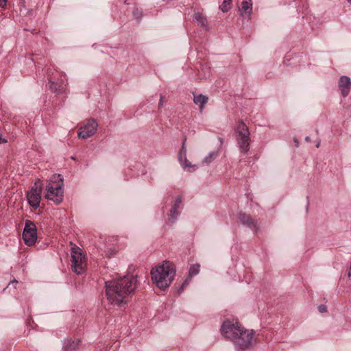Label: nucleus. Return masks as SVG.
<instances>
[{
  "mask_svg": "<svg viewBox=\"0 0 351 351\" xmlns=\"http://www.w3.org/2000/svg\"><path fill=\"white\" fill-rule=\"evenodd\" d=\"M319 311L320 313H324L326 312V307L324 305H320L318 306Z\"/></svg>",
  "mask_w": 351,
  "mask_h": 351,
  "instance_id": "obj_25",
  "label": "nucleus"
},
{
  "mask_svg": "<svg viewBox=\"0 0 351 351\" xmlns=\"http://www.w3.org/2000/svg\"><path fill=\"white\" fill-rule=\"evenodd\" d=\"M97 127L98 124L97 121L93 119H90L80 128L77 135L81 138H88L96 133Z\"/></svg>",
  "mask_w": 351,
  "mask_h": 351,
  "instance_id": "obj_9",
  "label": "nucleus"
},
{
  "mask_svg": "<svg viewBox=\"0 0 351 351\" xmlns=\"http://www.w3.org/2000/svg\"><path fill=\"white\" fill-rule=\"evenodd\" d=\"M163 99H164V97L160 95V101H159V103H158V107L159 108H161L163 105Z\"/></svg>",
  "mask_w": 351,
  "mask_h": 351,
  "instance_id": "obj_26",
  "label": "nucleus"
},
{
  "mask_svg": "<svg viewBox=\"0 0 351 351\" xmlns=\"http://www.w3.org/2000/svg\"><path fill=\"white\" fill-rule=\"evenodd\" d=\"M237 142L242 152L246 153L250 149V137L238 138Z\"/></svg>",
  "mask_w": 351,
  "mask_h": 351,
  "instance_id": "obj_18",
  "label": "nucleus"
},
{
  "mask_svg": "<svg viewBox=\"0 0 351 351\" xmlns=\"http://www.w3.org/2000/svg\"><path fill=\"white\" fill-rule=\"evenodd\" d=\"M7 141L2 138L1 136H0V143H6Z\"/></svg>",
  "mask_w": 351,
  "mask_h": 351,
  "instance_id": "obj_29",
  "label": "nucleus"
},
{
  "mask_svg": "<svg viewBox=\"0 0 351 351\" xmlns=\"http://www.w3.org/2000/svg\"><path fill=\"white\" fill-rule=\"evenodd\" d=\"M319 143H317L316 147H319Z\"/></svg>",
  "mask_w": 351,
  "mask_h": 351,
  "instance_id": "obj_32",
  "label": "nucleus"
},
{
  "mask_svg": "<svg viewBox=\"0 0 351 351\" xmlns=\"http://www.w3.org/2000/svg\"><path fill=\"white\" fill-rule=\"evenodd\" d=\"M136 279L123 276L106 282V295L109 303L123 306L129 301L130 293L135 289Z\"/></svg>",
  "mask_w": 351,
  "mask_h": 351,
  "instance_id": "obj_1",
  "label": "nucleus"
},
{
  "mask_svg": "<svg viewBox=\"0 0 351 351\" xmlns=\"http://www.w3.org/2000/svg\"><path fill=\"white\" fill-rule=\"evenodd\" d=\"M208 97L202 94H193V102L199 106V111L202 112L204 108L205 104L208 102Z\"/></svg>",
  "mask_w": 351,
  "mask_h": 351,
  "instance_id": "obj_16",
  "label": "nucleus"
},
{
  "mask_svg": "<svg viewBox=\"0 0 351 351\" xmlns=\"http://www.w3.org/2000/svg\"><path fill=\"white\" fill-rule=\"evenodd\" d=\"M175 274L174 265L169 261H164L151 271L152 280L160 289L168 287L174 279Z\"/></svg>",
  "mask_w": 351,
  "mask_h": 351,
  "instance_id": "obj_2",
  "label": "nucleus"
},
{
  "mask_svg": "<svg viewBox=\"0 0 351 351\" xmlns=\"http://www.w3.org/2000/svg\"><path fill=\"white\" fill-rule=\"evenodd\" d=\"M252 11V2L251 0H243L240 8L241 16L250 18Z\"/></svg>",
  "mask_w": 351,
  "mask_h": 351,
  "instance_id": "obj_13",
  "label": "nucleus"
},
{
  "mask_svg": "<svg viewBox=\"0 0 351 351\" xmlns=\"http://www.w3.org/2000/svg\"><path fill=\"white\" fill-rule=\"evenodd\" d=\"M181 205V197L178 196L170 210L169 220L173 223L179 215V209Z\"/></svg>",
  "mask_w": 351,
  "mask_h": 351,
  "instance_id": "obj_15",
  "label": "nucleus"
},
{
  "mask_svg": "<svg viewBox=\"0 0 351 351\" xmlns=\"http://www.w3.org/2000/svg\"><path fill=\"white\" fill-rule=\"evenodd\" d=\"M71 263L72 269L75 273L81 274L85 271V256L81 249L76 245L71 247Z\"/></svg>",
  "mask_w": 351,
  "mask_h": 351,
  "instance_id": "obj_5",
  "label": "nucleus"
},
{
  "mask_svg": "<svg viewBox=\"0 0 351 351\" xmlns=\"http://www.w3.org/2000/svg\"><path fill=\"white\" fill-rule=\"evenodd\" d=\"M254 332L253 330H247L244 328L234 338L233 343L237 351H244L250 348L253 345Z\"/></svg>",
  "mask_w": 351,
  "mask_h": 351,
  "instance_id": "obj_4",
  "label": "nucleus"
},
{
  "mask_svg": "<svg viewBox=\"0 0 351 351\" xmlns=\"http://www.w3.org/2000/svg\"><path fill=\"white\" fill-rule=\"evenodd\" d=\"M23 239L24 243L29 246L34 245L37 240L36 226L35 223L30 220L25 221L23 232Z\"/></svg>",
  "mask_w": 351,
  "mask_h": 351,
  "instance_id": "obj_7",
  "label": "nucleus"
},
{
  "mask_svg": "<svg viewBox=\"0 0 351 351\" xmlns=\"http://www.w3.org/2000/svg\"><path fill=\"white\" fill-rule=\"evenodd\" d=\"M182 167L184 169H186L187 168H190V167H193L194 169L193 171H195L196 169V165H192L188 160L187 158H186V160H183L182 163H180Z\"/></svg>",
  "mask_w": 351,
  "mask_h": 351,
  "instance_id": "obj_24",
  "label": "nucleus"
},
{
  "mask_svg": "<svg viewBox=\"0 0 351 351\" xmlns=\"http://www.w3.org/2000/svg\"><path fill=\"white\" fill-rule=\"evenodd\" d=\"M305 140H306V141H310V138H309L308 136H306V137L305 138Z\"/></svg>",
  "mask_w": 351,
  "mask_h": 351,
  "instance_id": "obj_31",
  "label": "nucleus"
},
{
  "mask_svg": "<svg viewBox=\"0 0 351 351\" xmlns=\"http://www.w3.org/2000/svg\"><path fill=\"white\" fill-rule=\"evenodd\" d=\"M348 3L351 4V0H347Z\"/></svg>",
  "mask_w": 351,
  "mask_h": 351,
  "instance_id": "obj_33",
  "label": "nucleus"
},
{
  "mask_svg": "<svg viewBox=\"0 0 351 351\" xmlns=\"http://www.w3.org/2000/svg\"><path fill=\"white\" fill-rule=\"evenodd\" d=\"M47 75L49 80V88L55 92L60 91L64 88V81L62 79L56 80V77H53V72L51 69H48Z\"/></svg>",
  "mask_w": 351,
  "mask_h": 351,
  "instance_id": "obj_10",
  "label": "nucleus"
},
{
  "mask_svg": "<svg viewBox=\"0 0 351 351\" xmlns=\"http://www.w3.org/2000/svg\"><path fill=\"white\" fill-rule=\"evenodd\" d=\"M200 269V265L198 263L191 265L189 267V276L186 278V279L184 281V282L182 285V287L179 290V292H181L185 287H186L189 283L191 281V279L195 276L197 275L199 272Z\"/></svg>",
  "mask_w": 351,
  "mask_h": 351,
  "instance_id": "obj_12",
  "label": "nucleus"
},
{
  "mask_svg": "<svg viewBox=\"0 0 351 351\" xmlns=\"http://www.w3.org/2000/svg\"><path fill=\"white\" fill-rule=\"evenodd\" d=\"M339 88L343 97L348 95L351 88V80L348 76H341L339 81Z\"/></svg>",
  "mask_w": 351,
  "mask_h": 351,
  "instance_id": "obj_11",
  "label": "nucleus"
},
{
  "mask_svg": "<svg viewBox=\"0 0 351 351\" xmlns=\"http://www.w3.org/2000/svg\"><path fill=\"white\" fill-rule=\"evenodd\" d=\"M348 276L349 278H351V263H350L349 271H348Z\"/></svg>",
  "mask_w": 351,
  "mask_h": 351,
  "instance_id": "obj_28",
  "label": "nucleus"
},
{
  "mask_svg": "<svg viewBox=\"0 0 351 351\" xmlns=\"http://www.w3.org/2000/svg\"><path fill=\"white\" fill-rule=\"evenodd\" d=\"M7 0H0V7L3 8L6 4Z\"/></svg>",
  "mask_w": 351,
  "mask_h": 351,
  "instance_id": "obj_27",
  "label": "nucleus"
},
{
  "mask_svg": "<svg viewBox=\"0 0 351 351\" xmlns=\"http://www.w3.org/2000/svg\"><path fill=\"white\" fill-rule=\"evenodd\" d=\"M80 340H69L64 346L65 351H76L79 348Z\"/></svg>",
  "mask_w": 351,
  "mask_h": 351,
  "instance_id": "obj_19",
  "label": "nucleus"
},
{
  "mask_svg": "<svg viewBox=\"0 0 351 351\" xmlns=\"http://www.w3.org/2000/svg\"><path fill=\"white\" fill-rule=\"evenodd\" d=\"M193 20L199 25L206 27V19L199 12L195 13L193 15Z\"/></svg>",
  "mask_w": 351,
  "mask_h": 351,
  "instance_id": "obj_20",
  "label": "nucleus"
},
{
  "mask_svg": "<svg viewBox=\"0 0 351 351\" xmlns=\"http://www.w3.org/2000/svg\"><path fill=\"white\" fill-rule=\"evenodd\" d=\"M16 283H18V281H17V280H14L13 281H12V282L8 285V286H10V285H12V284H16Z\"/></svg>",
  "mask_w": 351,
  "mask_h": 351,
  "instance_id": "obj_30",
  "label": "nucleus"
},
{
  "mask_svg": "<svg viewBox=\"0 0 351 351\" xmlns=\"http://www.w3.org/2000/svg\"><path fill=\"white\" fill-rule=\"evenodd\" d=\"M232 1V0H223L222 5L220 6L223 12H227L230 9Z\"/></svg>",
  "mask_w": 351,
  "mask_h": 351,
  "instance_id": "obj_22",
  "label": "nucleus"
},
{
  "mask_svg": "<svg viewBox=\"0 0 351 351\" xmlns=\"http://www.w3.org/2000/svg\"><path fill=\"white\" fill-rule=\"evenodd\" d=\"M186 141L185 138L182 142V147L178 154V160L180 163H182L183 160H186Z\"/></svg>",
  "mask_w": 351,
  "mask_h": 351,
  "instance_id": "obj_21",
  "label": "nucleus"
},
{
  "mask_svg": "<svg viewBox=\"0 0 351 351\" xmlns=\"http://www.w3.org/2000/svg\"><path fill=\"white\" fill-rule=\"evenodd\" d=\"M217 153L216 152H211L204 158V162L206 163H210L217 157Z\"/></svg>",
  "mask_w": 351,
  "mask_h": 351,
  "instance_id": "obj_23",
  "label": "nucleus"
},
{
  "mask_svg": "<svg viewBox=\"0 0 351 351\" xmlns=\"http://www.w3.org/2000/svg\"><path fill=\"white\" fill-rule=\"evenodd\" d=\"M248 137H250L248 128L244 123H239L237 126V138H245Z\"/></svg>",
  "mask_w": 351,
  "mask_h": 351,
  "instance_id": "obj_17",
  "label": "nucleus"
},
{
  "mask_svg": "<svg viewBox=\"0 0 351 351\" xmlns=\"http://www.w3.org/2000/svg\"><path fill=\"white\" fill-rule=\"evenodd\" d=\"M40 180L36 182L34 186L27 193V198L29 204L34 208H37L40 206L41 199L42 187L40 184Z\"/></svg>",
  "mask_w": 351,
  "mask_h": 351,
  "instance_id": "obj_8",
  "label": "nucleus"
},
{
  "mask_svg": "<svg viewBox=\"0 0 351 351\" xmlns=\"http://www.w3.org/2000/svg\"><path fill=\"white\" fill-rule=\"evenodd\" d=\"M242 327L237 322L230 320L225 321L221 328V334L227 339L233 342L234 338L240 331H242Z\"/></svg>",
  "mask_w": 351,
  "mask_h": 351,
  "instance_id": "obj_6",
  "label": "nucleus"
},
{
  "mask_svg": "<svg viewBox=\"0 0 351 351\" xmlns=\"http://www.w3.org/2000/svg\"><path fill=\"white\" fill-rule=\"evenodd\" d=\"M63 186V177L60 174L53 175L47 183L45 197L59 204L64 197Z\"/></svg>",
  "mask_w": 351,
  "mask_h": 351,
  "instance_id": "obj_3",
  "label": "nucleus"
},
{
  "mask_svg": "<svg viewBox=\"0 0 351 351\" xmlns=\"http://www.w3.org/2000/svg\"><path fill=\"white\" fill-rule=\"evenodd\" d=\"M240 221L245 226L250 228L251 229H256V221L253 219L251 216L245 213H241L239 216Z\"/></svg>",
  "mask_w": 351,
  "mask_h": 351,
  "instance_id": "obj_14",
  "label": "nucleus"
}]
</instances>
